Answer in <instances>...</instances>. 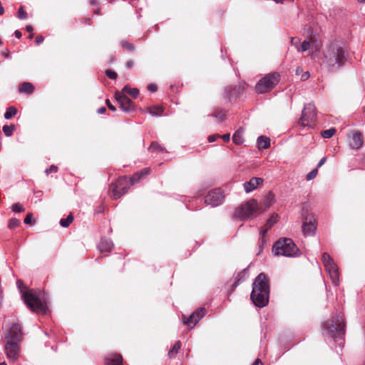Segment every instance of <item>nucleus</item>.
Here are the masks:
<instances>
[{
  "mask_svg": "<svg viewBox=\"0 0 365 365\" xmlns=\"http://www.w3.org/2000/svg\"><path fill=\"white\" fill-rule=\"evenodd\" d=\"M348 50L339 41H331L324 53V63L329 71L344 66L347 61Z\"/></svg>",
  "mask_w": 365,
  "mask_h": 365,
  "instance_id": "1",
  "label": "nucleus"
},
{
  "mask_svg": "<svg viewBox=\"0 0 365 365\" xmlns=\"http://www.w3.org/2000/svg\"><path fill=\"white\" fill-rule=\"evenodd\" d=\"M150 168H145L139 172H136L128 180L125 176L120 177L115 182L111 183L108 189V195L113 200L120 198L125 194L130 186L139 182L150 173Z\"/></svg>",
  "mask_w": 365,
  "mask_h": 365,
  "instance_id": "2",
  "label": "nucleus"
},
{
  "mask_svg": "<svg viewBox=\"0 0 365 365\" xmlns=\"http://www.w3.org/2000/svg\"><path fill=\"white\" fill-rule=\"evenodd\" d=\"M269 296L268 279L264 273H260L252 284L250 298L255 306L262 308L268 304Z\"/></svg>",
  "mask_w": 365,
  "mask_h": 365,
  "instance_id": "3",
  "label": "nucleus"
},
{
  "mask_svg": "<svg viewBox=\"0 0 365 365\" xmlns=\"http://www.w3.org/2000/svg\"><path fill=\"white\" fill-rule=\"evenodd\" d=\"M272 253L275 256H284L287 257H296L299 256V250L290 238H281L272 247Z\"/></svg>",
  "mask_w": 365,
  "mask_h": 365,
  "instance_id": "4",
  "label": "nucleus"
},
{
  "mask_svg": "<svg viewBox=\"0 0 365 365\" xmlns=\"http://www.w3.org/2000/svg\"><path fill=\"white\" fill-rule=\"evenodd\" d=\"M323 327L328 336L333 339L341 337L345 332V323L343 315L341 313H336L335 316H333L331 322L324 323Z\"/></svg>",
  "mask_w": 365,
  "mask_h": 365,
  "instance_id": "5",
  "label": "nucleus"
},
{
  "mask_svg": "<svg viewBox=\"0 0 365 365\" xmlns=\"http://www.w3.org/2000/svg\"><path fill=\"white\" fill-rule=\"evenodd\" d=\"M259 210V207L257 201L255 199H252L236 210L234 217L241 220H245L250 217L256 216Z\"/></svg>",
  "mask_w": 365,
  "mask_h": 365,
  "instance_id": "6",
  "label": "nucleus"
},
{
  "mask_svg": "<svg viewBox=\"0 0 365 365\" xmlns=\"http://www.w3.org/2000/svg\"><path fill=\"white\" fill-rule=\"evenodd\" d=\"M279 77L278 73H271L266 75L255 85V91L259 94L269 92L279 83Z\"/></svg>",
  "mask_w": 365,
  "mask_h": 365,
  "instance_id": "7",
  "label": "nucleus"
},
{
  "mask_svg": "<svg viewBox=\"0 0 365 365\" xmlns=\"http://www.w3.org/2000/svg\"><path fill=\"white\" fill-rule=\"evenodd\" d=\"M25 304L32 312L39 314L46 312V305L43 303L33 291L30 290L23 294Z\"/></svg>",
  "mask_w": 365,
  "mask_h": 365,
  "instance_id": "8",
  "label": "nucleus"
},
{
  "mask_svg": "<svg viewBox=\"0 0 365 365\" xmlns=\"http://www.w3.org/2000/svg\"><path fill=\"white\" fill-rule=\"evenodd\" d=\"M317 121V110L313 103L304 106L302 116L299 120V125L302 127L312 128Z\"/></svg>",
  "mask_w": 365,
  "mask_h": 365,
  "instance_id": "9",
  "label": "nucleus"
},
{
  "mask_svg": "<svg viewBox=\"0 0 365 365\" xmlns=\"http://www.w3.org/2000/svg\"><path fill=\"white\" fill-rule=\"evenodd\" d=\"M322 259L324 266L325 267L333 284L335 286H338L339 284V273L337 265L335 264L331 256L327 252L323 253Z\"/></svg>",
  "mask_w": 365,
  "mask_h": 365,
  "instance_id": "10",
  "label": "nucleus"
},
{
  "mask_svg": "<svg viewBox=\"0 0 365 365\" xmlns=\"http://www.w3.org/2000/svg\"><path fill=\"white\" fill-rule=\"evenodd\" d=\"M20 344L21 343L11 340L6 341L4 349L6 357L9 360L15 361L19 359L21 350Z\"/></svg>",
  "mask_w": 365,
  "mask_h": 365,
  "instance_id": "11",
  "label": "nucleus"
},
{
  "mask_svg": "<svg viewBox=\"0 0 365 365\" xmlns=\"http://www.w3.org/2000/svg\"><path fill=\"white\" fill-rule=\"evenodd\" d=\"M317 230V220L313 214H308L303 222L302 230L304 236H312Z\"/></svg>",
  "mask_w": 365,
  "mask_h": 365,
  "instance_id": "12",
  "label": "nucleus"
},
{
  "mask_svg": "<svg viewBox=\"0 0 365 365\" xmlns=\"http://www.w3.org/2000/svg\"><path fill=\"white\" fill-rule=\"evenodd\" d=\"M224 199V195L220 189H215L208 192L205 198V202L212 207L220 205Z\"/></svg>",
  "mask_w": 365,
  "mask_h": 365,
  "instance_id": "13",
  "label": "nucleus"
},
{
  "mask_svg": "<svg viewBox=\"0 0 365 365\" xmlns=\"http://www.w3.org/2000/svg\"><path fill=\"white\" fill-rule=\"evenodd\" d=\"M115 99L123 111L130 112L135 110L134 103L126 95L116 93Z\"/></svg>",
  "mask_w": 365,
  "mask_h": 365,
  "instance_id": "14",
  "label": "nucleus"
},
{
  "mask_svg": "<svg viewBox=\"0 0 365 365\" xmlns=\"http://www.w3.org/2000/svg\"><path fill=\"white\" fill-rule=\"evenodd\" d=\"M6 341L11 340L21 343L22 341V332L20 325L17 323L12 324L7 334L5 336Z\"/></svg>",
  "mask_w": 365,
  "mask_h": 365,
  "instance_id": "15",
  "label": "nucleus"
},
{
  "mask_svg": "<svg viewBox=\"0 0 365 365\" xmlns=\"http://www.w3.org/2000/svg\"><path fill=\"white\" fill-rule=\"evenodd\" d=\"M206 310L205 308H200L195 310L188 318L184 317L183 322L187 326L193 327L205 315Z\"/></svg>",
  "mask_w": 365,
  "mask_h": 365,
  "instance_id": "16",
  "label": "nucleus"
},
{
  "mask_svg": "<svg viewBox=\"0 0 365 365\" xmlns=\"http://www.w3.org/2000/svg\"><path fill=\"white\" fill-rule=\"evenodd\" d=\"M349 145L351 148L359 150L363 145V135L359 131H352L349 135Z\"/></svg>",
  "mask_w": 365,
  "mask_h": 365,
  "instance_id": "17",
  "label": "nucleus"
},
{
  "mask_svg": "<svg viewBox=\"0 0 365 365\" xmlns=\"http://www.w3.org/2000/svg\"><path fill=\"white\" fill-rule=\"evenodd\" d=\"M262 178L253 177L249 181L245 182L243 184V186L245 192L249 193L255 190L259 185L262 184Z\"/></svg>",
  "mask_w": 365,
  "mask_h": 365,
  "instance_id": "18",
  "label": "nucleus"
},
{
  "mask_svg": "<svg viewBox=\"0 0 365 365\" xmlns=\"http://www.w3.org/2000/svg\"><path fill=\"white\" fill-rule=\"evenodd\" d=\"M98 247L101 252H110L113 247V244L109 239L101 238Z\"/></svg>",
  "mask_w": 365,
  "mask_h": 365,
  "instance_id": "19",
  "label": "nucleus"
},
{
  "mask_svg": "<svg viewBox=\"0 0 365 365\" xmlns=\"http://www.w3.org/2000/svg\"><path fill=\"white\" fill-rule=\"evenodd\" d=\"M212 116L215 118L219 123H222L226 120L227 110L223 108H216L214 109Z\"/></svg>",
  "mask_w": 365,
  "mask_h": 365,
  "instance_id": "20",
  "label": "nucleus"
},
{
  "mask_svg": "<svg viewBox=\"0 0 365 365\" xmlns=\"http://www.w3.org/2000/svg\"><path fill=\"white\" fill-rule=\"evenodd\" d=\"M275 202L274 195L269 192H268L263 199V205L265 210L269 208Z\"/></svg>",
  "mask_w": 365,
  "mask_h": 365,
  "instance_id": "21",
  "label": "nucleus"
},
{
  "mask_svg": "<svg viewBox=\"0 0 365 365\" xmlns=\"http://www.w3.org/2000/svg\"><path fill=\"white\" fill-rule=\"evenodd\" d=\"M19 90L21 93L31 94L34 91V86L31 83L24 82L19 86Z\"/></svg>",
  "mask_w": 365,
  "mask_h": 365,
  "instance_id": "22",
  "label": "nucleus"
},
{
  "mask_svg": "<svg viewBox=\"0 0 365 365\" xmlns=\"http://www.w3.org/2000/svg\"><path fill=\"white\" fill-rule=\"evenodd\" d=\"M270 145V139L268 137L262 135L257 139V146L259 149H266Z\"/></svg>",
  "mask_w": 365,
  "mask_h": 365,
  "instance_id": "23",
  "label": "nucleus"
},
{
  "mask_svg": "<svg viewBox=\"0 0 365 365\" xmlns=\"http://www.w3.org/2000/svg\"><path fill=\"white\" fill-rule=\"evenodd\" d=\"M120 94L129 95L132 96L133 98H136L139 94V91L137 88H131L128 86H124L122 89Z\"/></svg>",
  "mask_w": 365,
  "mask_h": 365,
  "instance_id": "24",
  "label": "nucleus"
},
{
  "mask_svg": "<svg viewBox=\"0 0 365 365\" xmlns=\"http://www.w3.org/2000/svg\"><path fill=\"white\" fill-rule=\"evenodd\" d=\"M233 142L237 145L242 144L243 140V129L242 128H239L233 135L232 137Z\"/></svg>",
  "mask_w": 365,
  "mask_h": 365,
  "instance_id": "25",
  "label": "nucleus"
},
{
  "mask_svg": "<svg viewBox=\"0 0 365 365\" xmlns=\"http://www.w3.org/2000/svg\"><path fill=\"white\" fill-rule=\"evenodd\" d=\"M123 359L120 355H115L114 357L106 359V365H122Z\"/></svg>",
  "mask_w": 365,
  "mask_h": 365,
  "instance_id": "26",
  "label": "nucleus"
},
{
  "mask_svg": "<svg viewBox=\"0 0 365 365\" xmlns=\"http://www.w3.org/2000/svg\"><path fill=\"white\" fill-rule=\"evenodd\" d=\"M324 162L325 161H319V163H318L317 168L313 169L312 170H311L307 175V177H306L307 180H311L317 176V175L318 173V168H320L324 163Z\"/></svg>",
  "mask_w": 365,
  "mask_h": 365,
  "instance_id": "27",
  "label": "nucleus"
},
{
  "mask_svg": "<svg viewBox=\"0 0 365 365\" xmlns=\"http://www.w3.org/2000/svg\"><path fill=\"white\" fill-rule=\"evenodd\" d=\"M17 113V109L14 106H10L7 108L6 111L4 113V118L6 119H11L12 117L15 116Z\"/></svg>",
  "mask_w": 365,
  "mask_h": 365,
  "instance_id": "28",
  "label": "nucleus"
},
{
  "mask_svg": "<svg viewBox=\"0 0 365 365\" xmlns=\"http://www.w3.org/2000/svg\"><path fill=\"white\" fill-rule=\"evenodd\" d=\"M16 127L14 125H5L2 128V130L6 136L10 137L13 135L14 131L15 130Z\"/></svg>",
  "mask_w": 365,
  "mask_h": 365,
  "instance_id": "29",
  "label": "nucleus"
},
{
  "mask_svg": "<svg viewBox=\"0 0 365 365\" xmlns=\"http://www.w3.org/2000/svg\"><path fill=\"white\" fill-rule=\"evenodd\" d=\"M120 45L123 49L130 52L134 51L135 48V46L133 43H130L126 40L121 41Z\"/></svg>",
  "mask_w": 365,
  "mask_h": 365,
  "instance_id": "30",
  "label": "nucleus"
},
{
  "mask_svg": "<svg viewBox=\"0 0 365 365\" xmlns=\"http://www.w3.org/2000/svg\"><path fill=\"white\" fill-rule=\"evenodd\" d=\"M181 343L180 341H178L175 343L172 349L170 350L168 352V356L170 358L174 357L178 352L179 349H180Z\"/></svg>",
  "mask_w": 365,
  "mask_h": 365,
  "instance_id": "31",
  "label": "nucleus"
},
{
  "mask_svg": "<svg viewBox=\"0 0 365 365\" xmlns=\"http://www.w3.org/2000/svg\"><path fill=\"white\" fill-rule=\"evenodd\" d=\"M163 108L158 106H154L149 108V112L153 115H160L163 113Z\"/></svg>",
  "mask_w": 365,
  "mask_h": 365,
  "instance_id": "32",
  "label": "nucleus"
},
{
  "mask_svg": "<svg viewBox=\"0 0 365 365\" xmlns=\"http://www.w3.org/2000/svg\"><path fill=\"white\" fill-rule=\"evenodd\" d=\"M73 220V217L72 213H70L66 218H63L60 220V225L63 227H68L69 225L72 222Z\"/></svg>",
  "mask_w": 365,
  "mask_h": 365,
  "instance_id": "33",
  "label": "nucleus"
},
{
  "mask_svg": "<svg viewBox=\"0 0 365 365\" xmlns=\"http://www.w3.org/2000/svg\"><path fill=\"white\" fill-rule=\"evenodd\" d=\"M150 152H164L165 148H162L157 142H153L149 147Z\"/></svg>",
  "mask_w": 365,
  "mask_h": 365,
  "instance_id": "34",
  "label": "nucleus"
},
{
  "mask_svg": "<svg viewBox=\"0 0 365 365\" xmlns=\"http://www.w3.org/2000/svg\"><path fill=\"white\" fill-rule=\"evenodd\" d=\"M336 133V129L334 128H331L328 130H324L321 133L322 136L324 138H331Z\"/></svg>",
  "mask_w": 365,
  "mask_h": 365,
  "instance_id": "35",
  "label": "nucleus"
},
{
  "mask_svg": "<svg viewBox=\"0 0 365 365\" xmlns=\"http://www.w3.org/2000/svg\"><path fill=\"white\" fill-rule=\"evenodd\" d=\"M278 220V215L276 214H272L270 217L267 221V225L269 226V228L272 227Z\"/></svg>",
  "mask_w": 365,
  "mask_h": 365,
  "instance_id": "36",
  "label": "nucleus"
},
{
  "mask_svg": "<svg viewBox=\"0 0 365 365\" xmlns=\"http://www.w3.org/2000/svg\"><path fill=\"white\" fill-rule=\"evenodd\" d=\"M20 224V221L16 218H11L9 221L8 227L10 229H14L17 227Z\"/></svg>",
  "mask_w": 365,
  "mask_h": 365,
  "instance_id": "37",
  "label": "nucleus"
},
{
  "mask_svg": "<svg viewBox=\"0 0 365 365\" xmlns=\"http://www.w3.org/2000/svg\"><path fill=\"white\" fill-rule=\"evenodd\" d=\"M311 46L310 41L305 40L302 42L301 46L299 47V49L302 52H305L309 49Z\"/></svg>",
  "mask_w": 365,
  "mask_h": 365,
  "instance_id": "38",
  "label": "nucleus"
},
{
  "mask_svg": "<svg viewBox=\"0 0 365 365\" xmlns=\"http://www.w3.org/2000/svg\"><path fill=\"white\" fill-rule=\"evenodd\" d=\"M12 211L14 212H21L24 211V208L21 203L16 202L12 205Z\"/></svg>",
  "mask_w": 365,
  "mask_h": 365,
  "instance_id": "39",
  "label": "nucleus"
},
{
  "mask_svg": "<svg viewBox=\"0 0 365 365\" xmlns=\"http://www.w3.org/2000/svg\"><path fill=\"white\" fill-rule=\"evenodd\" d=\"M18 17L20 19H26L27 18V14L24 11V6H20L18 11Z\"/></svg>",
  "mask_w": 365,
  "mask_h": 365,
  "instance_id": "40",
  "label": "nucleus"
},
{
  "mask_svg": "<svg viewBox=\"0 0 365 365\" xmlns=\"http://www.w3.org/2000/svg\"><path fill=\"white\" fill-rule=\"evenodd\" d=\"M106 74L109 78L113 80L116 79L118 77L117 73L110 69L106 71Z\"/></svg>",
  "mask_w": 365,
  "mask_h": 365,
  "instance_id": "41",
  "label": "nucleus"
},
{
  "mask_svg": "<svg viewBox=\"0 0 365 365\" xmlns=\"http://www.w3.org/2000/svg\"><path fill=\"white\" fill-rule=\"evenodd\" d=\"M291 43H292V45L295 46L297 47L298 51H300L299 46L300 43V39L299 38H297V37L291 38Z\"/></svg>",
  "mask_w": 365,
  "mask_h": 365,
  "instance_id": "42",
  "label": "nucleus"
},
{
  "mask_svg": "<svg viewBox=\"0 0 365 365\" xmlns=\"http://www.w3.org/2000/svg\"><path fill=\"white\" fill-rule=\"evenodd\" d=\"M57 170H58V168L56 165H52L48 168H46L45 170V173L46 175H48L52 173H56Z\"/></svg>",
  "mask_w": 365,
  "mask_h": 365,
  "instance_id": "43",
  "label": "nucleus"
},
{
  "mask_svg": "<svg viewBox=\"0 0 365 365\" xmlns=\"http://www.w3.org/2000/svg\"><path fill=\"white\" fill-rule=\"evenodd\" d=\"M220 138V135L219 134H214L211 135L208 137V140L210 143H212L216 140V139Z\"/></svg>",
  "mask_w": 365,
  "mask_h": 365,
  "instance_id": "44",
  "label": "nucleus"
},
{
  "mask_svg": "<svg viewBox=\"0 0 365 365\" xmlns=\"http://www.w3.org/2000/svg\"><path fill=\"white\" fill-rule=\"evenodd\" d=\"M148 90L150 92H155L157 91V86L153 83H150L147 87Z\"/></svg>",
  "mask_w": 365,
  "mask_h": 365,
  "instance_id": "45",
  "label": "nucleus"
},
{
  "mask_svg": "<svg viewBox=\"0 0 365 365\" xmlns=\"http://www.w3.org/2000/svg\"><path fill=\"white\" fill-rule=\"evenodd\" d=\"M44 40V38L43 36L41 35H38L36 37V39H35V42L37 45H39L40 43H41Z\"/></svg>",
  "mask_w": 365,
  "mask_h": 365,
  "instance_id": "46",
  "label": "nucleus"
},
{
  "mask_svg": "<svg viewBox=\"0 0 365 365\" xmlns=\"http://www.w3.org/2000/svg\"><path fill=\"white\" fill-rule=\"evenodd\" d=\"M135 63H134V61L133 60H128L126 61L125 63V67L128 68V69H130L133 67Z\"/></svg>",
  "mask_w": 365,
  "mask_h": 365,
  "instance_id": "47",
  "label": "nucleus"
},
{
  "mask_svg": "<svg viewBox=\"0 0 365 365\" xmlns=\"http://www.w3.org/2000/svg\"><path fill=\"white\" fill-rule=\"evenodd\" d=\"M31 220H32V214H31V213L28 214L24 219V223L30 224V223H31Z\"/></svg>",
  "mask_w": 365,
  "mask_h": 365,
  "instance_id": "48",
  "label": "nucleus"
},
{
  "mask_svg": "<svg viewBox=\"0 0 365 365\" xmlns=\"http://www.w3.org/2000/svg\"><path fill=\"white\" fill-rule=\"evenodd\" d=\"M309 78V73L308 71H306V72H304L302 75H301V80L302 81H306L307 80L308 78Z\"/></svg>",
  "mask_w": 365,
  "mask_h": 365,
  "instance_id": "49",
  "label": "nucleus"
},
{
  "mask_svg": "<svg viewBox=\"0 0 365 365\" xmlns=\"http://www.w3.org/2000/svg\"><path fill=\"white\" fill-rule=\"evenodd\" d=\"M106 105H107L108 108H109V110H110L112 111H115L116 110L115 107L113 106L110 103V101L108 99L106 100Z\"/></svg>",
  "mask_w": 365,
  "mask_h": 365,
  "instance_id": "50",
  "label": "nucleus"
},
{
  "mask_svg": "<svg viewBox=\"0 0 365 365\" xmlns=\"http://www.w3.org/2000/svg\"><path fill=\"white\" fill-rule=\"evenodd\" d=\"M220 138H222L225 142H228L230 139V133H227L220 136Z\"/></svg>",
  "mask_w": 365,
  "mask_h": 365,
  "instance_id": "51",
  "label": "nucleus"
},
{
  "mask_svg": "<svg viewBox=\"0 0 365 365\" xmlns=\"http://www.w3.org/2000/svg\"><path fill=\"white\" fill-rule=\"evenodd\" d=\"M303 73V69L301 67H297L296 68V74L299 76V75H302Z\"/></svg>",
  "mask_w": 365,
  "mask_h": 365,
  "instance_id": "52",
  "label": "nucleus"
},
{
  "mask_svg": "<svg viewBox=\"0 0 365 365\" xmlns=\"http://www.w3.org/2000/svg\"><path fill=\"white\" fill-rule=\"evenodd\" d=\"M14 34L17 38H21L22 36L21 31L19 30L15 31Z\"/></svg>",
  "mask_w": 365,
  "mask_h": 365,
  "instance_id": "53",
  "label": "nucleus"
},
{
  "mask_svg": "<svg viewBox=\"0 0 365 365\" xmlns=\"http://www.w3.org/2000/svg\"><path fill=\"white\" fill-rule=\"evenodd\" d=\"M106 108L105 107H101L98 109V113L99 114H103L104 113H106Z\"/></svg>",
  "mask_w": 365,
  "mask_h": 365,
  "instance_id": "54",
  "label": "nucleus"
},
{
  "mask_svg": "<svg viewBox=\"0 0 365 365\" xmlns=\"http://www.w3.org/2000/svg\"><path fill=\"white\" fill-rule=\"evenodd\" d=\"M2 55L5 57V58H9V51L8 49L2 52Z\"/></svg>",
  "mask_w": 365,
  "mask_h": 365,
  "instance_id": "55",
  "label": "nucleus"
},
{
  "mask_svg": "<svg viewBox=\"0 0 365 365\" xmlns=\"http://www.w3.org/2000/svg\"><path fill=\"white\" fill-rule=\"evenodd\" d=\"M26 31L31 33L33 31V27L30 25H28L26 26Z\"/></svg>",
  "mask_w": 365,
  "mask_h": 365,
  "instance_id": "56",
  "label": "nucleus"
},
{
  "mask_svg": "<svg viewBox=\"0 0 365 365\" xmlns=\"http://www.w3.org/2000/svg\"><path fill=\"white\" fill-rule=\"evenodd\" d=\"M4 13V9L3 6H2L1 2L0 1V16L3 15Z\"/></svg>",
  "mask_w": 365,
  "mask_h": 365,
  "instance_id": "57",
  "label": "nucleus"
},
{
  "mask_svg": "<svg viewBox=\"0 0 365 365\" xmlns=\"http://www.w3.org/2000/svg\"><path fill=\"white\" fill-rule=\"evenodd\" d=\"M252 365H262V363L259 359H256Z\"/></svg>",
  "mask_w": 365,
  "mask_h": 365,
  "instance_id": "58",
  "label": "nucleus"
},
{
  "mask_svg": "<svg viewBox=\"0 0 365 365\" xmlns=\"http://www.w3.org/2000/svg\"><path fill=\"white\" fill-rule=\"evenodd\" d=\"M267 232V229H265V230H261V232L262 234V235H264L266 232Z\"/></svg>",
  "mask_w": 365,
  "mask_h": 365,
  "instance_id": "59",
  "label": "nucleus"
},
{
  "mask_svg": "<svg viewBox=\"0 0 365 365\" xmlns=\"http://www.w3.org/2000/svg\"><path fill=\"white\" fill-rule=\"evenodd\" d=\"M99 11H100V9H97L96 10L94 11V13L96 14H99Z\"/></svg>",
  "mask_w": 365,
  "mask_h": 365,
  "instance_id": "60",
  "label": "nucleus"
},
{
  "mask_svg": "<svg viewBox=\"0 0 365 365\" xmlns=\"http://www.w3.org/2000/svg\"><path fill=\"white\" fill-rule=\"evenodd\" d=\"M34 37V34L31 33L29 36V38H32Z\"/></svg>",
  "mask_w": 365,
  "mask_h": 365,
  "instance_id": "61",
  "label": "nucleus"
},
{
  "mask_svg": "<svg viewBox=\"0 0 365 365\" xmlns=\"http://www.w3.org/2000/svg\"><path fill=\"white\" fill-rule=\"evenodd\" d=\"M359 3H364L365 0H357Z\"/></svg>",
  "mask_w": 365,
  "mask_h": 365,
  "instance_id": "62",
  "label": "nucleus"
},
{
  "mask_svg": "<svg viewBox=\"0 0 365 365\" xmlns=\"http://www.w3.org/2000/svg\"><path fill=\"white\" fill-rule=\"evenodd\" d=\"M0 365H7V364H6V362L4 361V362H1Z\"/></svg>",
  "mask_w": 365,
  "mask_h": 365,
  "instance_id": "63",
  "label": "nucleus"
},
{
  "mask_svg": "<svg viewBox=\"0 0 365 365\" xmlns=\"http://www.w3.org/2000/svg\"><path fill=\"white\" fill-rule=\"evenodd\" d=\"M91 4H96V1H95L94 0H92V1H91Z\"/></svg>",
  "mask_w": 365,
  "mask_h": 365,
  "instance_id": "64",
  "label": "nucleus"
}]
</instances>
